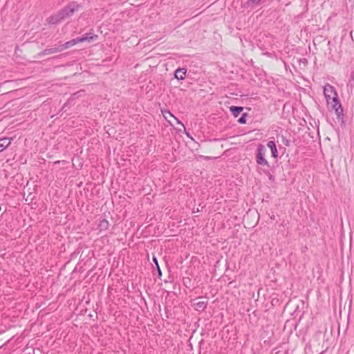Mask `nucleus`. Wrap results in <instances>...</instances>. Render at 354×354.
Segmentation results:
<instances>
[{
  "instance_id": "obj_1",
  "label": "nucleus",
  "mask_w": 354,
  "mask_h": 354,
  "mask_svg": "<svg viewBox=\"0 0 354 354\" xmlns=\"http://www.w3.org/2000/svg\"><path fill=\"white\" fill-rule=\"evenodd\" d=\"M82 7L83 6L81 3L72 1L57 13L48 17L46 21L51 25L59 24L66 19L73 16L75 12L82 8Z\"/></svg>"
},
{
  "instance_id": "obj_2",
  "label": "nucleus",
  "mask_w": 354,
  "mask_h": 354,
  "mask_svg": "<svg viewBox=\"0 0 354 354\" xmlns=\"http://www.w3.org/2000/svg\"><path fill=\"white\" fill-rule=\"evenodd\" d=\"M324 94L328 104L335 102L338 104V96L333 86L327 84L324 88Z\"/></svg>"
},
{
  "instance_id": "obj_3",
  "label": "nucleus",
  "mask_w": 354,
  "mask_h": 354,
  "mask_svg": "<svg viewBox=\"0 0 354 354\" xmlns=\"http://www.w3.org/2000/svg\"><path fill=\"white\" fill-rule=\"evenodd\" d=\"M266 151V149L263 145L259 144L258 145L257 153V162L260 165L267 166L268 165V161L264 158Z\"/></svg>"
},
{
  "instance_id": "obj_4",
  "label": "nucleus",
  "mask_w": 354,
  "mask_h": 354,
  "mask_svg": "<svg viewBox=\"0 0 354 354\" xmlns=\"http://www.w3.org/2000/svg\"><path fill=\"white\" fill-rule=\"evenodd\" d=\"M98 229L100 231H104L109 229V223L106 218V215H102L99 218V223L97 225Z\"/></svg>"
},
{
  "instance_id": "obj_5",
  "label": "nucleus",
  "mask_w": 354,
  "mask_h": 354,
  "mask_svg": "<svg viewBox=\"0 0 354 354\" xmlns=\"http://www.w3.org/2000/svg\"><path fill=\"white\" fill-rule=\"evenodd\" d=\"M265 0H248L244 3V7L250 9H254L263 3Z\"/></svg>"
},
{
  "instance_id": "obj_6",
  "label": "nucleus",
  "mask_w": 354,
  "mask_h": 354,
  "mask_svg": "<svg viewBox=\"0 0 354 354\" xmlns=\"http://www.w3.org/2000/svg\"><path fill=\"white\" fill-rule=\"evenodd\" d=\"M97 35H95L93 32H87L84 36L81 37H78L79 41L80 42H91L92 41H94L97 39Z\"/></svg>"
},
{
  "instance_id": "obj_7",
  "label": "nucleus",
  "mask_w": 354,
  "mask_h": 354,
  "mask_svg": "<svg viewBox=\"0 0 354 354\" xmlns=\"http://www.w3.org/2000/svg\"><path fill=\"white\" fill-rule=\"evenodd\" d=\"M207 303L208 299L205 298V300L194 302L193 306L197 311H203L206 308Z\"/></svg>"
},
{
  "instance_id": "obj_8",
  "label": "nucleus",
  "mask_w": 354,
  "mask_h": 354,
  "mask_svg": "<svg viewBox=\"0 0 354 354\" xmlns=\"http://www.w3.org/2000/svg\"><path fill=\"white\" fill-rule=\"evenodd\" d=\"M61 51H62V48H59V46H58L57 47L46 48V49L42 50L39 55L40 56H45V55H51V54L61 52Z\"/></svg>"
},
{
  "instance_id": "obj_9",
  "label": "nucleus",
  "mask_w": 354,
  "mask_h": 354,
  "mask_svg": "<svg viewBox=\"0 0 354 354\" xmlns=\"http://www.w3.org/2000/svg\"><path fill=\"white\" fill-rule=\"evenodd\" d=\"M330 104H331L332 109L335 110L337 118H339L341 117H343V115H344L343 108H342L341 104L339 103V102L338 101V104H336L335 102H333Z\"/></svg>"
},
{
  "instance_id": "obj_10",
  "label": "nucleus",
  "mask_w": 354,
  "mask_h": 354,
  "mask_svg": "<svg viewBox=\"0 0 354 354\" xmlns=\"http://www.w3.org/2000/svg\"><path fill=\"white\" fill-rule=\"evenodd\" d=\"M11 140L12 138L6 137L0 138V151H4L10 145Z\"/></svg>"
},
{
  "instance_id": "obj_11",
  "label": "nucleus",
  "mask_w": 354,
  "mask_h": 354,
  "mask_svg": "<svg viewBox=\"0 0 354 354\" xmlns=\"http://www.w3.org/2000/svg\"><path fill=\"white\" fill-rule=\"evenodd\" d=\"M78 43H80V41H79L78 37H77V38L73 39L64 44H60L59 46V48H62V51L63 50L68 49Z\"/></svg>"
},
{
  "instance_id": "obj_12",
  "label": "nucleus",
  "mask_w": 354,
  "mask_h": 354,
  "mask_svg": "<svg viewBox=\"0 0 354 354\" xmlns=\"http://www.w3.org/2000/svg\"><path fill=\"white\" fill-rule=\"evenodd\" d=\"M187 70L183 68H179L176 70L174 76L179 80H183L185 78Z\"/></svg>"
},
{
  "instance_id": "obj_13",
  "label": "nucleus",
  "mask_w": 354,
  "mask_h": 354,
  "mask_svg": "<svg viewBox=\"0 0 354 354\" xmlns=\"http://www.w3.org/2000/svg\"><path fill=\"white\" fill-rule=\"evenodd\" d=\"M267 146L271 150V152H272V156L274 157V158H277V156H278V151H277V147H276V144H275V142L273 141V140H270L268 144H267Z\"/></svg>"
},
{
  "instance_id": "obj_14",
  "label": "nucleus",
  "mask_w": 354,
  "mask_h": 354,
  "mask_svg": "<svg viewBox=\"0 0 354 354\" xmlns=\"http://www.w3.org/2000/svg\"><path fill=\"white\" fill-rule=\"evenodd\" d=\"M230 110L234 118H237L239 115L243 111V108L242 106H232Z\"/></svg>"
},
{
  "instance_id": "obj_15",
  "label": "nucleus",
  "mask_w": 354,
  "mask_h": 354,
  "mask_svg": "<svg viewBox=\"0 0 354 354\" xmlns=\"http://www.w3.org/2000/svg\"><path fill=\"white\" fill-rule=\"evenodd\" d=\"M152 261H153V263L154 264L153 266L156 268V269L157 270L158 277L159 278H160L161 276H162V271H161L160 268L159 266L158 259L155 256H153V258H152Z\"/></svg>"
},
{
  "instance_id": "obj_16",
  "label": "nucleus",
  "mask_w": 354,
  "mask_h": 354,
  "mask_svg": "<svg viewBox=\"0 0 354 354\" xmlns=\"http://www.w3.org/2000/svg\"><path fill=\"white\" fill-rule=\"evenodd\" d=\"M248 114L246 113H244L242 114L241 117L238 119V122L240 124H245L246 123V117Z\"/></svg>"
},
{
  "instance_id": "obj_17",
  "label": "nucleus",
  "mask_w": 354,
  "mask_h": 354,
  "mask_svg": "<svg viewBox=\"0 0 354 354\" xmlns=\"http://www.w3.org/2000/svg\"><path fill=\"white\" fill-rule=\"evenodd\" d=\"M162 114H163V115H164L165 118L166 120H168V122H169V123H171V121H169V120H168V117H172V118H174V116L171 114V113L169 111H162Z\"/></svg>"
},
{
  "instance_id": "obj_18",
  "label": "nucleus",
  "mask_w": 354,
  "mask_h": 354,
  "mask_svg": "<svg viewBox=\"0 0 354 354\" xmlns=\"http://www.w3.org/2000/svg\"><path fill=\"white\" fill-rule=\"evenodd\" d=\"M174 119L175 120H176V122H177V123H178V124H180L182 127H184L183 124V123H181V122H180V120H178V118H176V117H174Z\"/></svg>"
},
{
  "instance_id": "obj_19",
  "label": "nucleus",
  "mask_w": 354,
  "mask_h": 354,
  "mask_svg": "<svg viewBox=\"0 0 354 354\" xmlns=\"http://www.w3.org/2000/svg\"><path fill=\"white\" fill-rule=\"evenodd\" d=\"M200 211L201 210L199 209L198 207H197L196 209L194 208L193 210H192L193 213L198 212Z\"/></svg>"
},
{
  "instance_id": "obj_20",
  "label": "nucleus",
  "mask_w": 354,
  "mask_h": 354,
  "mask_svg": "<svg viewBox=\"0 0 354 354\" xmlns=\"http://www.w3.org/2000/svg\"><path fill=\"white\" fill-rule=\"evenodd\" d=\"M283 143H284L286 146H288V145H289V141H288V140H283Z\"/></svg>"
}]
</instances>
